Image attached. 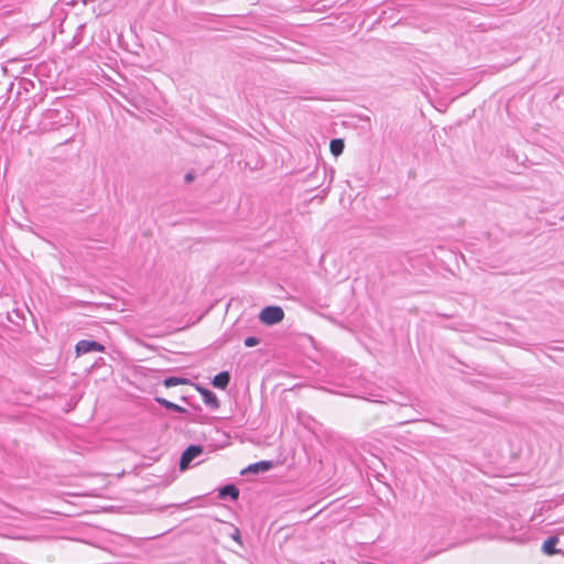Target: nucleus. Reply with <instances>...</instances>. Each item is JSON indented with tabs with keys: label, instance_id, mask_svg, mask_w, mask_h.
<instances>
[{
	"label": "nucleus",
	"instance_id": "f257e3e1",
	"mask_svg": "<svg viewBox=\"0 0 564 564\" xmlns=\"http://www.w3.org/2000/svg\"><path fill=\"white\" fill-rule=\"evenodd\" d=\"M259 318L264 325H274L284 318V312L280 306H267L260 312Z\"/></svg>",
	"mask_w": 564,
	"mask_h": 564
},
{
	"label": "nucleus",
	"instance_id": "f03ea898",
	"mask_svg": "<svg viewBox=\"0 0 564 564\" xmlns=\"http://www.w3.org/2000/svg\"><path fill=\"white\" fill-rule=\"evenodd\" d=\"M202 445H189L180 458V469L185 470L189 467L191 463L203 453Z\"/></svg>",
	"mask_w": 564,
	"mask_h": 564
},
{
	"label": "nucleus",
	"instance_id": "7ed1b4c3",
	"mask_svg": "<svg viewBox=\"0 0 564 564\" xmlns=\"http://www.w3.org/2000/svg\"><path fill=\"white\" fill-rule=\"evenodd\" d=\"M105 346L96 340L82 339L75 346L77 356L85 355L91 351H104Z\"/></svg>",
	"mask_w": 564,
	"mask_h": 564
},
{
	"label": "nucleus",
	"instance_id": "20e7f679",
	"mask_svg": "<svg viewBox=\"0 0 564 564\" xmlns=\"http://www.w3.org/2000/svg\"><path fill=\"white\" fill-rule=\"evenodd\" d=\"M274 464L272 460H260L254 464H250L241 470V475L248 474H261L273 468Z\"/></svg>",
	"mask_w": 564,
	"mask_h": 564
},
{
	"label": "nucleus",
	"instance_id": "39448f33",
	"mask_svg": "<svg viewBox=\"0 0 564 564\" xmlns=\"http://www.w3.org/2000/svg\"><path fill=\"white\" fill-rule=\"evenodd\" d=\"M196 388H197L198 392L200 393L203 401L206 405H208L213 410H216L220 406V402H219L217 395L213 391H210L207 388H203V387H198V386Z\"/></svg>",
	"mask_w": 564,
	"mask_h": 564
},
{
	"label": "nucleus",
	"instance_id": "423d86ee",
	"mask_svg": "<svg viewBox=\"0 0 564 564\" xmlns=\"http://www.w3.org/2000/svg\"><path fill=\"white\" fill-rule=\"evenodd\" d=\"M557 543H558V538L556 535H552V536L547 538L543 542L542 552L547 556L560 554L562 551L555 547Z\"/></svg>",
	"mask_w": 564,
	"mask_h": 564
},
{
	"label": "nucleus",
	"instance_id": "0eeeda50",
	"mask_svg": "<svg viewBox=\"0 0 564 564\" xmlns=\"http://www.w3.org/2000/svg\"><path fill=\"white\" fill-rule=\"evenodd\" d=\"M219 499L230 498L231 500H237L239 498V489L234 484H228L221 487L218 491Z\"/></svg>",
	"mask_w": 564,
	"mask_h": 564
},
{
	"label": "nucleus",
	"instance_id": "6e6552de",
	"mask_svg": "<svg viewBox=\"0 0 564 564\" xmlns=\"http://www.w3.org/2000/svg\"><path fill=\"white\" fill-rule=\"evenodd\" d=\"M230 382V373L228 371H220L217 373L213 380L212 384L217 389H226Z\"/></svg>",
	"mask_w": 564,
	"mask_h": 564
},
{
	"label": "nucleus",
	"instance_id": "1a4fd4ad",
	"mask_svg": "<svg viewBox=\"0 0 564 564\" xmlns=\"http://www.w3.org/2000/svg\"><path fill=\"white\" fill-rule=\"evenodd\" d=\"M155 402L159 403L161 406L165 408L166 410H171L177 413H185L187 410L176 403H173L164 398L155 397Z\"/></svg>",
	"mask_w": 564,
	"mask_h": 564
},
{
	"label": "nucleus",
	"instance_id": "9d476101",
	"mask_svg": "<svg viewBox=\"0 0 564 564\" xmlns=\"http://www.w3.org/2000/svg\"><path fill=\"white\" fill-rule=\"evenodd\" d=\"M344 141L341 139H333L329 144L330 152L334 156H338L344 151Z\"/></svg>",
	"mask_w": 564,
	"mask_h": 564
},
{
	"label": "nucleus",
	"instance_id": "9b49d317",
	"mask_svg": "<svg viewBox=\"0 0 564 564\" xmlns=\"http://www.w3.org/2000/svg\"><path fill=\"white\" fill-rule=\"evenodd\" d=\"M186 383H189V380L186 378H181V377H167L163 380V384L166 388L175 387L178 384H186Z\"/></svg>",
	"mask_w": 564,
	"mask_h": 564
},
{
	"label": "nucleus",
	"instance_id": "f8f14e48",
	"mask_svg": "<svg viewBox=\"0 0 564 564\" xmlns=\"http://www.w3.org/2000/svg\"><path fill=\"white\" fill-rule=\"evenodd\" d=\"M260 343V339L258 337H254V336H249L245 339V345L247 347H254L257 346L258 344Z\"/></svg>",
	"mask_w": 564,
	"mask_h": 564
},
{
	"label": "nucleus",
	"instance_id": "ddd939ff",
	"mask_svg": "<svg viewBox=\"0 0 564 564\" xmlns=\"http://www.w3.org/2000/svg\"><path fill=\"white\" fill-rule=\"evenodd\" d=\"M194 180H195V174H194L193 172H188V173H186V174H185V176H184V181H185V183H187V184H188V183H191V182H193Z\"/></svg>",
	"mask_w": 564,
	"mask_h": 564
},
{
	"label": "nucleus",
	"instance_id": "4468645a",
	"mask_svg": "<svg viewBox=\"0 0 564 564\" xmlns=\"http://www.w3.org/2000/svg\"><path fill=\"white\" fill-rule=\"evenodd\" d=\"M231 538L238 543H241V534L237 528L235 529V532L231 534Z\"/></svg>",
	"mask_w": 564,
	"mask_h": 564
}]
</instances>
